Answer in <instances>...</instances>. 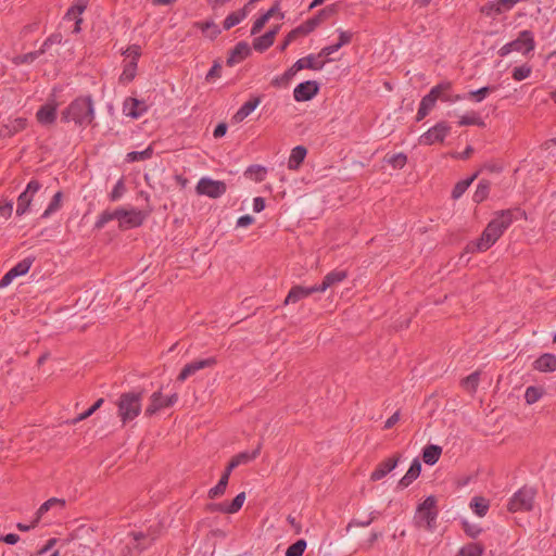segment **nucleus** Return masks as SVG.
Returning <instances> with one entry per match:
<instances>
[{"label":"nucleus","mask_w":556,"mask_h":556,"mask_svg":"<svg viewBox=\"0 0 556 556\" xmlns=\"http://www.w3.org/2000/svg\"><path fill=\"white\" fill-rule=\"evenodd\" d=\"M514 212V210L496 212L495 217L486 225L480 238L467 244V252H484L495 244L505 230L513 224Z\"/></svg>","instance_id":"1"},{"label":"nucleus","mask_w":556,"mask_h":556,"mask_svg":"<svg viewBox=\"0 0 556 556\" xmlns=\"http://www.w3.org/2000/svg\"><path fill=\"white\" fill-rule=\"evenodd\" d=\"M63 122H73L76 126L86 128L94 121V103L91 96H80L74 99L62 112Z\"/></svg>","instance_id":"2"},{"label":"nucleus","mask_w":556,"mask_h":556,"mask_svg":"<svg viewBox=\"0 0 556 556\" xmlns=\"http://www.w3.org/2000/svg\"><path fill=\"white\" fill-rule=\"evenodd\" d=\"M142 392H124L119 395L116 406L117 416L125 426L128 422L135 420L141 413L142 409Z\"/></svg>","instance_id":"3"},{"label":"nucleus","mask_w":556,"mask_h":556,"mask_svg":"<svg viewBox=\"0 0 556 556\" xmlns=\"http://www.w3.org/2000/svg\"><path fill=\"white\" fill-rule=\"evenodd\" d=\"M437 503V497L434 495H429L417 506L414 517L415 525L417 527H425L429 531H432L435 528L439 514Z\"/></svg>","instance_id":"4"},{"label":"nucleus","mask_w":556,"mask_h":556,"mask_svg":"<svg viewBox=\"0 0 556 556\" xmlns=\"http://www.w3.org/2000/svg\"><path fill=\"white\" fill-rule=\"evenodd\" d=\"M535 490L530 486H522L517 492L513 494L510 497L507 509L510 513L518 511H530L533 509L534 498H535Z\"/></svg>","instance_id":"5"},{"label":"nucleus","mask_w":556,"mask_h":556,"mask_svg":"<svg viewBox=\"0 0 556 556\" xmlns=\"http://www.w3.org/2000/svg\"><path fill=\"white\" fill-rule=\"evenodd\" d=\"M446 88H452L451 81H442L435 85L425 97H422L416 114V122L422 121L430 113V111L435 106L441 91Z\"/></svg>","instance_id":"6"},{"label":"nucleus","mask_w":556,"mask_h":556,"mask_svg":"<svg viewBox=\"0 0 556 556\" xmlns=\"http://www.w3.org/2000/svg\"><path fill=\"white\" fill-rule=\"evenodd\" d=\"M450 131L451 126L446 122H439L420 136L419 143L424 146L442 143Z\"/></svg>","instance_id":"7"},{"label":"nucleus","mask_w":556,"mask_h":556,"mask_svg":"<svg viewBox=\"0 0 556 556\" xmlns=\"http://www.w3.org/2000/svg\"><path fill=\"white\" fill-rule=\"evenodd\" d=\"M41 189V184L36 180L31 179L27 186L26 189L18 195L17 203H16V215L23 216L26 214L30 207V204L33 202L34 195Z\"/></svg>","instance_id":"8"},{"label":"nucleus","mask_w":556,"mask_h":556,"mask_svg":"<svg viewBox=\"0 0 556 556\" xmlns=\"http://www.w3.org/2000/svg\"><path fill=\"white\" fill-rule=\"evenodd\" d=\"M195 190L198 194L217 199L226 192L227 186L224 181L213 180L211 178L204 177L199 180Z\"/></svg>","instance_id":"9"},{"label":"nucleus","mask_w":556,"mask_h":556,"mask_svg":"<svg viewBox=\"0 0 556 556\" xmlns=\"http://www.w3.org/2000/svg\"><path fill=\"white\" fill-rule=\"evenodd\" d=\"M513 51L527 55L535 49L534 35L531 30H521L518 37L510 41Z\"/></svg>","instance_id":"10"},{"label":"nucleus","mask_w":556,"mask_h":556,"mask_svg":"<svg viewBox=\"0 0 556 556\" xmlns=\"http://www.w3.org/2000/svg\"><path fill=\"white\" fill-rule=\"evenodd\" d=\"M319 91V85L315 80H306L299 84L293 90V98L298 102L313 99Z\"/></svg>","instance_id":"11"},{"label":"nucleus","mask_w":556,"mask_h":556,"mask_svg":"<svg viewBox=\"0 0 556 556\" xmlns=\"http://www.w3.org/2000/svg\"><path fill=\"white\" fill-rule=\"evenodd\" d=\"M216 357H208L205 359H197L189 364H186L181 371L179 372L177 380L185 381L188 377L194 375L197 371L206 367H213L214 365H216Z\"/></svg>","instance_id":"12"},{"label":"nucleus","mask_w":556,"mask_h":556,"mask_svg":"<svg viewBox=\"0 0 556 556\" xmlns=\"http://www.w3.org/2000/svg\"><path fill=\"white\" fill-rule=\"evenodd\" d=\"M401 456L394 455L381 462L370 475L371 481H379L391 472L399 464Z\"/></svg>","instance_id":"13"},{"label":"nucleus","mask_w":556,"mask_h":556,"mask_svg":"<svg viewBox=\"0 0 556 556\" xmlns=\"http://www.w3.org/2000/svg\"><path fill=\"white\" fill-rule=\"evenodd\" d=\"M88 0H78L75 4H73L67 12L65 13L64 20L75 21L74 33L80 31V24L83 18L80 15L87 9Z\"/></svg>","instance_id":"14"},{"label":"nucleus","mask_w":556,"mask_h":556,"mask_svg":"<svg viewBox=\"0 0 556 556\" xmlns=\"http://www.w3.org/2000/svg\"><path fill=\"white\" fill-rule=\"evenodd\" d=\"M348 278V271L342 269H334L328 273L320 285H316L318 292H325L327 289L332 288Z\"/></svg>","instance_id":"15"},{"label":"nucleus","mask_w":556,"mask_h":556,"mask_svg":"<svg viewBox=\"0 0 556 556\" xmlns=\"http://www.w3.org/2000/svg\"><path fill=\"white\" fill-rule=\"evenodd\" d=\"M315 292H318L316 285L313 287H303V286H299V285L293 286L290 289L287 298L285 299L283 304L288 305L290 303H296V302L301 301L302 299H305Z\"/></svg>","instance_id":"16"},{"label":"nucleus","mask_w":556,"mask_h":556,"mask_svg":"<svg viewBox=\"0 0 556 556\" xmlns=\"http://www.w3.org/2000/svg\"><path fill=\"white\" fill-rule=\"evenodd\" d=\"M26 127H27V118L16 117L1 126L0 137L1 138H10V137L23 131Z\"/></svg>","instance_id":"17"},{"label":"nucleus","mask_w":556,"mask_h":556,"mask_svg":"<svg viewBox=\"0 0 556 556\" xmlns=\"http://www.w3.org/2000/svg\"><path fill=\"white\" fill-rule=\"evenodd\" d=\"M250 46L245 41H240L229 52L226 63L228 66H233L235 64L245 60L250 55Z\"/></svg>","instance_id":"18"},{"label":"nucleus","mask_w":556,"mask_h":556,"mask_svg":"<svg viewBox=\"0 0 556 556\" xmlns=\"http://www.w3.org/2000/svg\"><path fill=\"white\" fill-rule=\"evenodd\" d=\"M124 111L126 112L127 116H130L131 118H138L148 111V106L144 101L138 100L136 98H127L124 102Z\"/></svg>","instance_id":"19"},{"label":"nucleus","mask_w":556,"mask_h":556,"mask_svg":"<svg viewBox=\"0 0 556 556\" xmlns=\"http://www.w3.org/2000/svg\"><path fill=\"white\" fill-rule=\"evenodd\" d=\"M329 60H320V56L317 54H308L304 58L296 60V68L302 70H311V71H321L325 64Z\"/></svg>","instance_id":"20"},{"label":"nucleus","mask_w":556,"mask_h":556,"mask_svg":"<svg viewBox=\"0 0 556 556\" xmlns=\"http://www.w3.org/2000/svg\"><path fill=\"white\" fill-rule=\"evenodd\" d=\"M262 97L255 96L251 97L247 102H244L241 108L233 115V121L236 123H241L261 103Z\"/></svg>","instance_id":"21"},{"label":"nucleus","mask_w":556,"mask_h":556,"mask_svg":"<svg viewBox=\"0 0 556 556\" xmlns=\"http://www.w3.org/2000/svg\"><path fill=\"white\" fill-rule=\"evenodd\" d=\"M421 472V463L418 458H415L407 472L404 475V477L399 481L397 488L399 489H405L408 485H410L420 475Z\"/></svg>","instance_id":"22"},{"label":"nucleus","mask_w":556,"mask_h":556,"mask_svg":"<svg viewBox=\"0 0 556 556\" xmlns=\"http://www.w3.org/2000/svg\"><path fill=\"white\" fill-rule=\"evenodd\" d=\"M533 368L541 372H553L556 370V355L544 353L533 363Z\"/></svg>","instance_id":"23"},{"label":"nucleus","mask_w":556,"mask_h":556,"mask_svg":"<svg viewBox=\"0 0 556 556\" xmlns=\"http://www.w3.org/2000/svg\"><path fill=\"white\" fill-rule=\"evenodd\" d=\"M36 118L41 125H52L56 119V108L53 104L42 105L36 113Z\"/></svg>","instance_id":"24"},{"label":"nucleus","mask_w":556,"mask_h":556,"mask_svg":"<svg viewBox=\"0 0 556 556\" xmlns=\"http://www.w3.org/2000/svg\"><path fill=\"white\" fill-rule=\"evenodd\" d=\"M166 407L165 396H163L161 391H156L150 396V404L147 406L144 414L146 416L151 417L159 410Z\"/></svg>","instance_id":"25"},{"label":"nucleus","mask_w":556,"mask_h":556,"mask_svg":"<svg viewBox=\"0 0 556 556\" xmlns=\"http://www.w3.org/2000/svg\"><path fill=\"white\" fill-rule=\"evenodd\" d=\"M306 154L307 150L305 147L296 146L295 148H293L288 160L289 169H298L300 165L303 163Z\"/></svg>","instance_id":"26"},{"label":"nucleus","mask_w":556,"mask_h":556,"mask_svg":"<svg viewBox=\"0 0 556 556\" xmlns=\"http://www.w3.org/2000/svg\"><path fill=\"white\" fill-rule=\"evenodd\" d=\"M143 219H144V215L142 214V212L139 210L132 208V210L128 211L127 216L124 218V220L119 227L126 228V229L139 227L143 223Z\"/></svg>","instance_id":"27"},{"label":"nucleus","mask_w":556,"mask_h":556,"mask_svg":"<svg viewBox=\"0 0 556 556\" xmlns=\"http://www.w3.org/2000/svg\"><path fill=\"white\" fill-rule=\"evenodd\" d=\"M442 454V447L434 444H429L422 450V460L427 465H434Z\"/></svg>","instance_id":"28"},{"label":"nucleus","mask_w":556,"mask_h":556,"mask_svg":"<svg viewBox=\"0 0 556 556\" xmlns=\"http://www.w3.org/2000/svg\"><path fill=\"white\" fill-rule=\"evenodd\" d=\"M248 15L247 5L238 11L231 12L223 23L224 29L228 30L231 27L241 23Z\"/></svg>","instance_id":"29"},{"label":"nucleus","mask_w":556,"mask_h":556,"mask_svg":"<svg viewBox=\"0 0 556 556\" xmlns=\"http://www.w3.org/2000/svg\"><path fill=\"white\" fill-rule=\"evenodd\" d=\"M194 26L210 39H215L220 34L219 27L212 21L195 22Z\"/></svg>","instance_id":"30"},{"label":"nucleus","mask_w":556,"mask_h":556,"mask_svg":"<svg viewBox=\"0 0 556 556\" xmlns=\"http://www.w3.org/2000/svg\"><path fill=\"white\" fill-rule=\"evenodd\" d=\"M491 182L486 179H481L477 185L476 191L472 195L475 203L479 204L483 202L490 193Z\"/></svg>","instance_id":"31"},{"label":"nucleus","mask_w":556,"mask_h":556,"mask_svg":"<svg viewBox=\"0 0 556 556\" xmlns=\"http://www.w3.org/2000/svg\"><path fill=\"white\" fill-rule=\"evenodd\" d=\"M479 174L480 172H476L469 178L458 181L452 190V198L455 200L459 199L466 192L472 181L479 176Z\"/></svg>","instance_id":"32"},{"label":"nucleus","mask_w":556,"mask_h":556,"mask_svg":"<svg viewBox=\"0 0 556 556\" xmlns=\"http://www.w3.org/2000/svg\"><path fill=\"white\" fill-rule=\"evenodd\" d=\"M271 34L266 31L264 35L255 38L253 40V48L258 52H264L270 48L275 42Z\"/></svg>","instance_id":"33"},{"label":"nucleus","mask_w":556,"mask_h":556,"mask_svg":"<svg viewBox=\"0 0 556 556\" xmlns=\"http://www.w3.org/2000/svg\"><path fill=\"white\" fill-rule=\"evenodd\" d=\"M35 260V256H27L23 258L10 269L12 271V275H15L16 277L26 275L29 271Z\"/></svg>","instance_id":"34"},{"label":"nucleus","mask_w":556,"mask_h":556,"mask_svg":"<svg viewBox=\"0 0 556 556\" xmlns=\"http://www.w3.org/2000/svg\"><path fill=\"white\" fill-rule=\"evenodd\" d=\"M484 546L481 543H469L464 545L456 556H482Z\"/></svg>","instance_id":"35"},{"label":"nucleus","mask_w":556,"mask_h":556,"mask_svg":"<svg viewBox=\"0 0 556 556\" xmlns=\"http://www.w3.org/2000/svg\"><path fill=\"white\" fill-rule=\"evenodd\" d=\"M459 126H478V127H484L485 123L481 118V116L476 112H470L466 115H463L458 121Z\"/></svg>","instance_id":"36"},{"label":"nucleus","mask_w":556,"mask_h":556,"mask_svg":"<svg viewBox=\"0 0 556 556\" xmlns=\"http://www.w3.org/2000/svg\"><path fill=\"white\" fill-rule=\"evenodd\" d=\"M137 64L138 63H136L134 61L125 60L124 70L119 77V80L122 83H125V84L130 83L136 77Z\"/></svg>","instance_id":"37"},{"label":"nucleus","mask_w":556,"mask_h":556,"mask_svg":"<svg viewBox=\"0 0 556 556\" xmlns=\"http://www.w3.org/2000/svg\"><path fill=\"white\" fill-rule=\"evenodd\" d=\"M153 149L148 147L143 151H131L126 155V162L134 163L139 161H146L152 157Z\"/></svg>","instance_id":"38"},{"label":"nucleus","mask_w":556,"mask_h":556,"mask_svg":"<svg viewBox=\"0 0 556 556\" xmlns=\"http://www.w3.org/2000/svg\"><path fill=\"white\" fill-rule=\"evenodd\" d=\"M62 198H63L62 191H58L53 195V198L50 201L48 207L42 213L41 218H48L51 214H53L56 211H59L61 208V206H62Z\"/></svg>","instance_id":"39"},{"label":"nucleus","mask_w":556,"mask_h":556,"mask_svg":"<svg viewBox=\"0 0 556 556\" xmlns=\"http://www.w3.org/2000/svg\"><path fill=\"white\" fill-rule=\"evenodd\" d=\"M228 481H229V478H227L226 475H222L218 483L208 490V493H207L208 498L214 500L216 497L222 496L226 491Z\"/></svg>","instance_id":"40"},{"label":"nucleus","mask_w":556,"mask_h":556,"mask_svg":"<svg viewBox=\"0 0 556 556\" xmlns=\"http://www.w3.org/2000/svg\"><path fill=\"white\" fill-rule=\"evenodd\" d=\"M470 507L479 517H484L489 510V502L484 497H473Z\"/></svg>","instance_id":"41"},{"label":"nucleus","mask_w":556,"mask_h":556,"mask_svg":"<svg viewBox=\"0 0 556 556\" xmlns=\"http://www.w3.org/2000/svg\"><path fill=\"white\" fill-rule=\"evenodd\" d=\"M480 12L486 16L495 17L503 13V9L498 0L490 1L481 7Z\"/></svg>","instance_id":"42"},{"label":"nucleus","mask_w":556,"mask_h":556,"mask_svg":"<svg viewBox=\"0 0 556 556\" xmlns=\"http://www.w3.org/2000/svg\"><path fill=\"white\" fill-rule=\"evenodd\" d=\"M43 53H45L43 50L39 49L37 51H34V52H28V53H25V54L16 55V56L13 58L12 62L15 65L33 63L35 60H37Z\"/></svg>","instance_id":"43"},{"label":"nucleus","mask_w":556,"mask_h":556,"mask_svg":"<svg viewBox=\"0 0 556 556\" xmlns=\"http://www.w3.org/2000/svg\"><path fill=\"white\" fill-rule=\"evenodd\" d=\"M496 88L494 86H485V87H482L480 89H477V90H472V91H469L468 94L466 96L467 99L469 100H473L476 102H481L483 101L486 96L494 91Z\"/></svg>","instance_id":"44"},{"label":"nucleus","mask_w":556,"mask_h":556,"mask_svg":"<svg viewBox=\"0 0 556 556\" xmlns=\"http://www.w3.org/2000/svg\"><path fill=\"white\" fill-rule=\"evenodd\" d=\"M245 175L256 182H262L266 177V168L261 165H251L245 170Z\"/></svg>","instance_id":"45"},{"label":"nucleus","mask_w":556,"mask_h":556,"mask_svg":"<svg viewBox=\"0 0 556 556\" xmlns=\"http://www.w3.org/2000/svg\"><path fill=\"white\" fill-rule=\"evenodd\" d=\"M386 162L390 164L394 169H401L407 163V155L403 152H400L391 156H387Z\"/></svg>","instance_id":"46"},{"label":"nucleus","mask_w":556,"mask_h":556,"mask_svg":"<svg viewBox=\"0 0 556 556\" xmlns=\"http://www.w3.org/2000/svg\"><path fill=\"white\" fill-rule=\"evenodd\" d=\"M261 452V445H258L253 452H242L233 456L232 458L236 460L237 465L247 464L253 459H255Z\"/></svg>","instance_id":"47"},{"label":"nucleus","mask_w":556,"mask_h":556,"mask_svg":"<svg viewBox=\"0 0 556 556\" xmlns=\"http://www.w3.org/2000/svg\"><path fill=\"white\" fill-rule=\"evenodd\" d=\"M320 24L321 23L315 16H313L296 27L304 37L313 33Z\"/></svg>","instance_id":"48"},{"label":"nucleus","mask_w":556,"mask_h":556,"mask_svg":"<svg viewBox=\"0 0 556 556\" xmlns=\"http://www.w3.org/2000/svg\"><path fill=\"white\" fill-rule=\"evenodd\" d=\"M543 395L542 388L530 386L526 389L525 400L527 404H534L538 402Z\"/></svg>","instance_id":"49"},{"label":"nucleus","mask_w":556,"mask_h":556,"mask_svg":"<svg viewBox=\"0 0 556 556\" xmlns=\"http://www.w3.org/2000/svg\"><path fill=\"white\" fill-rule=\"evenodd\" d=\"M306 545L304 539L298 540L287 548L286 556H303Z\"/></svg>","instance_id":"50"},{"label":"nucleus","mask_w":556,"mask_h":556,"mask_svg":"<svg viewBox=\"0 0 556 556\" xmlns=\"http://www.w3.org/2000/svg\"><path fill=\"white\" fill-rule=\"evenodd\" d=\"M532 72L531 66L525 64L521 66H517L513 70L511 77L516 81H521L530 76Z\"/></svg>","instance_id":"51"},{"label":"nucleus","mask_w":556,"mask_h":556,"mask_svg":"<svg viewBox=\"0 0 556 556\" xmlns=\"http://www.w3.org/2000/svg\"><path fill=\"white\" fill-rule=\"evenodd\" d=\"M123 54L126 56L127 61L138 63V60L141 56V47L139 45H131L123 52Z\"/></svg>","instance_id":"52"},{"label":"nucleus","mask_w":556,"mask_h":556,"mask_svg":"<svg viewBox=\"0 0 556 556\" xmlns=\"http://www.w3.org/2000/svg\"><path fill=\"white\" fill-rule=\"evenodd\" d=\"M245 501V493L241 492L239 493L231 503L227 504L228 506V514H236L239 511Z\"/></svg>","instance_id":"53"},{"label":"nucleus","mask_w":556,"mask_h":556,"mask_svg":"<svg viewBox=\"0 0 556 556\" xmlns=\"http://www.w3.org/2000/svg\"><path fill=\"white\" fill-rule=\"evenodd\" d=\"M299 37H303V35L301 34L299 28L295 27L291 31H289L288 35L285 37L283 41L279 46V50L281 52L285 51L288 48V46L294 40H296Z\"/></svg>","instance_id":"54"},{"label":"nucleus","mask_w":556,"mask_h":556,"mask_svg":"<svg viewBox=\"0 0 556 556\" xmlns=\"http://www.w3.org/2000/svg\"><path fill=\"white\" fill-rule=\"evenodd\" d=\"M114 219L115 218H114L113 212L108 211V210L103 211L99 215L97 222L94 223V228L102 229L109 222L114 220Z\"/></svg>","instance_id":"55"},{"label":"nucleus","mask_w":556,"mask_h":556,"mask_svg":"<svg viewBox=\"0 0 556 556\" xmlns=\"http://www.w3.org/2000/svg\"><path fill=\"white\" fill-rule=\"evenodd\" d=\"M462 527H463L464 532L469 538H472V539L477 538L482 531L480 527H478L477 525H471L467 520L462 521Z\"/></svg>","instance_id":"56"},{"label":"nucleus","mask_w":556,"mask_h":556,"mask_svg":"<svg viewBox=\"0 0 556 556\" xmlns=\"http://www.w3.org/2000/svg\"><path fill=\"white\" fill-rule=\"evenodd\" d=\"M479 376H480L479 371H475V372L470 374L463 380V384L466 388H469L471 391H476L478 383H479Z\"/></svg>","instance_id":"57"},{"label":"nucleus","mask_w":556,"mask_h":556,"mask_svg":"<svg viewBox=\"0 0 556 556\" xmlns=\"http://www.w3.org/2000/svg\"><path fill=\"white\" fill-rule=\"evenodd\" d=\"M337 12V9L336 7L332 4V5H328L321 10H319L317 12V14H315L314 16L320 22L323 23L324 21H326L328 17H330L331 15H333L334 13Z\"/></svg>","instance_id":"58"},{"label":"nucleus","mask_w":556,"mask_h":556,"mask_svg":"<svg viewBox=\"0 0 556 556\" xmlns=\"http://www.w3.org/2000/svg\"><path fill=\"white\" fill-rule=\"evenodd\" d=\"M124 192H125V184H124L123 179H119L110 193L111 201L118 200L123 195Z\"/></svg>","instance_id":"59"},{"label":"nucleus","mask_w":556,"mask_h":556,"mask_svg":"<svg viewBox=\"0 0 556 556\" xmlns=\"http://www.w3.org/2000/svg\"><path fill=\"white\" fill-rule=\"evenodd\" d=\"M451 89L452 88H446V89L442 90L440 93L439 100H441L443 102L454 103V102H457V101H460L462 99H464V97H462L459 94L452 96L450 93Z\"/></svg>","instance_id":"60"},{"label":"nucleus","mask_w":556,"mask_h":556,"mask_svg":"<svg viewBox=\"0 0 556 556\" xmlns=\"http://www.w3.org/2000/svg\"><path fill=\"white\" fill-rule=\"evenodd\" d=\"M267 22H268V18L266 17L265 14H263L258 18H256L255 22L252 25L251 35L258 34L263 29V27L265 26V24Z\"/></svg>","instance_id":"61"},{"label":"nucleus","mask_w":556,"mask_h":556,"mask_svg":"<svg viewBox=\"0 0 556 556\" xmlns=\"http://www.w3.org/2000/svg\"><path fill=\"white\" fill-rule=\"evenodd\" d=\"M222 65L218 61H214L213 66L207 72L205 79L211 81L214 78L220 77Z\"/></svg>","instance_id":"62"},{"label":"nucleus","mask_w":556,"mask_h":556,"mask_svg":"<svg viewBox=\"0 0 556 556\" xmlns=\"http://www.w3.org/2000/svg\"><path fill=\"white\" fill-rule=\"evenodd\" d=\"M340 48L341 47L338 42L330 46H326L317 53V56H320V59L327 58L332 53L337 52Z\"/></svg>","instance_id":"63"},{"label":"nucleus","mask_w":556,"mask_h":556,"mask_svg":"<svg viewBox=\"0 0 556 556\" xmlns=\"http://www.w3.org/2000/svg\"><path fill=\"white\" fill-rule=\"evenodd\" d=\"M338 34H339L338 43L340 45L341 48L351 42L352 37H353V34L351 31L338 29Z\"/></svg>","instance_id":"64"}]
</instances>
